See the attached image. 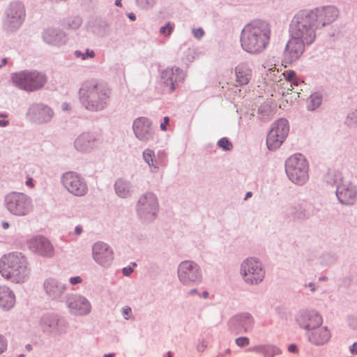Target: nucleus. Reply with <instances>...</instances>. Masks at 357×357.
I'll use <instances>...</instances> for the list:
<instances>
[{
    "mask_svg": "<svg viewBox=\"0 0 357 357\" xmlns=\"http://www.w3.org/2000/svg\"><path fill=\"white\" fill-rule=\"evenodd\" d=\"M236 82L239 86L248 84L252 78V70L246 63H239L235 68Z\"/></svg>",
    "mask_w": 357,
    "mask_h": 357,
    "instance_id": "2f4dec72",
    "label": "nucleus"
},
{
    "mask_svg": "<svg viewBox=\"0 0 357 357\" xmlns=\"http://www.w3.org/2000/svg\"><path fill=\"white\" fill-rule=\"evenodd\" d=\"M206 342L204 340H202L197 345V350L199 352L203 351L206 348Z\"/></svg>",
    "mask_w": 357,
    "mask_h": 357,
    "instance_id": "6e6d98bb",
    "label": "nucleus"
},
{
    "mask_svg": "<svg viewBox=\"0 0 357 357\" xmlns=\"http://www.w3.org/2000/svg\"><path fill=\"white\" fill-rule=\"evenodd\" d=\"M318 29L329 25L333 22L339 15L338 9L333 6H326L310 10Z\"/></svg>",
    "mask_w": 357,
    "mask_h": 357,
    "instance_id": "4be33fe9",
    "label": "nucleus"
},
{
    "mask_svg": "<svg viewBox=\"0 0 357 357\" xmlns=\"http://www.w3.org/2000/svg\"><path fill=\"white\" fill-rule=\"evenodd\" d=\"M305 287H308L310 288V291L312 292H314L315 291L317 288H318V285L314 282H309L308 284H305Z\"/></svg>",
    "mask_w": 357,
    "mask_h": 357,
    "instance_id": "052dcab7",
    "label": "nucleus"
},
{
    "mask_svg": "<svg viewBox=\"0 0 357 357\" xmlns=\"http://www.w3.org/2000/svg\"><path fill=\"white\" fill-rule=\"evenodd\" d=\"M4 205L11 214L16 216H24L32 210V200L27 195L11 192L4 197Z\"/></svg>",
    "mask_w": 357,
    "mask_h": 357,
    "instance_id": "9d476101",
    "label": "nucleus"
},
{
    "mask_svg": "<svg viewBox=\"0 0 357 357\" xmlns=\"http://www.w3.org/2000/svg\"><path fill=\"white\" fill-rule=\"evenodd\" d=\"M121 312L125 320L133 319L132 308L129 306H124L121 309Z\"/></svg>",
    "mask_w": 357,
    "mask_h": 357,
    "instance_id": "49530a36",
    "label": "nucleus"
},
{
    "mask_svg": "<svg viewBox=\"0 0 357 357\" xmlns=\"http://www.w3.org/2000/svg\"><path fill=\"white\" fill-rule=\"evenodd\" d=\"M287 213L295 221L304 222L313 215V206L311 203L302 200L290 206Z\"/></svg>",
    "mask_w": 357,
    "mask_h": 357,
    "instance_id": "bb28decb",
    "label": "nucleus"
},
{
    "mask_svg": "<svg viewBox=\"0 0 357 357\" xmlns=\"http://www.w3.org/2000/svg\"><path fill=\"white\" fill-rule=\"evenodd\" d=\"M345 123L349 126H357V109L347 114Z\"/></svg>",
    "mask_w": 357,
    "mask_h": 357,
    "instance_id": "37998d69",
    "label": "nucleus"
},
{
    "mask_svg": "<svg viewBox=\"0 0 357 357\" xmlns=\"http://www.w3.org/2000/svg\"><path fill=\"white\" fill-rule=\"evenodd\" d=\"M144 161L149 165L151 172H157L159 169V162H157L156 156L153 150L146 149L142 152Z\"/></svg>",
    "mask_w": 357,
    "mask_h": 357,
    "instance_id": "f704fd0d",
    "label": "nucleus"
},
{
    "mask_svg": "<svg viewBox=\"0 0 357 357\" xmlns=\"http://www.w3.org/2000/svg\"><path fill=\"white\" fill-rule=\"evenodd\" d=\"M255 319L249 312L238 313L232 316L228 321L229 331L235 334L250 331L254 325Z\"/></svg>",
    "mask_w": 357,
    "mask_h": 357,
    "instance_id": "aec40b11",
    "label": "nucleus"
},
{
    "mask_svg": "<svg viewBox=\"0 0 357 357\" xmlns=\"http://www.w3.org/2000/svg\"><path fill=\"white\" fill-rule=\"evenodd\" d=\"M26 186L29 188H33L34 187V183L32 178H28L27 181H26Z\"/></svg>",
    "mask_w": 357,
    "mask_h": 357,
    "instance_id": "e2e57ef3",
    "label": "nucleus"
},
{
    "mask_svg": "<svg viewBox=\"0 0 357 357\" xmlns=\"http://www.w3.org/2000/svg\"><path fill=\"white\" fill-rule=\"evenodd\" d=\"M217 144L220 148L225 151H230L233 148L232 143L227 137L220 139L218 141Z\"/></svg>",
    "mask_w": 357,
    "mask_h": 357,
    "instance_id": "c03bdc74",
    "label": "nucleus"
},
{
    "mask_svg": "<svg viewBox=\"0 0 357 357\" xmlns=\"http://www.w3.org/2000/svg\"><path fill=\"white\" fill-rule=\"evenodd\" d=\"M61 107L63 110H68L70 108V106L67 102H63Z\"/></svg>",
    "mask_w": 357,
    "mask_h": 357,
    "instance_id": "774afa93",
    "label": "nucleus"
},
{
    "mask_svg": "<svg viewBox=\"0 0 357 357\" xmlns=\"http://www.w3.org/2000/svg\"><path fill=\"white\" fill-rule=\"evenodd\" d=\"M309 164L301 153H295L285 161V172L289 179L298 185H304L309 178Z\"/></svg>",
    "mask_w": 357,
    "mask_h": 357,
    "instance_id": "423d86ee",
    "label": "nucleus"
},
{
    "mask_svg": "<svg viewBox=\"0 0 357 357\" xmlns=\"http://www.w3.org/2000/svg\"><path fill=\"white\" fill-rule=\"evenodd\" d=\"M133 272V268L130 266L123 268L122 273L125 276H129Z\"/></svg>",
    "mask_w": 357,
    "mask_h": 357,
    "instance_id": "13d9d810",
    "label": "nucleus"
},
{
    "mask_svg": "<svg viewBox=\"0 0 357 357\" xmlns=\"http://www.w3.org/2000/svg\"><path fill=\"white\" fill-rule=\"evenodd\" d=\"M192 33L195 38L200 40L204 35V31L202 28H193Z\"/></svg>",
    "mask_w": 357,
    "mask_h": 357,
    "instance_id": "09e8293b",
    "label": "nucleus"
},
{
    "mask_svg": "<svg viewBox=\"0 0 357 357\" xmlns=\"http://www.w3.org/2000/svg\"><path fill=\"white\" fill-rule=\"evenodd\" d=\"M127 16L131 21H135L136 20V15L133 13H130L127 14Z\"/></svg>",
    "mask_w": 357,
    "mask_h": 357,
    "instance_id": "0e129e2a",
    "label": "nucleus"
},
{
    "mask_svg": "<svg viewBox=\"0 0 357 357\" xmlns=\"http://www.w3.org/2000/svg\"><path fill=\"white\" fill-rule=\"evenodd\" d=\"M7 349V340L0 334V354H2Z\"/></svg>",
    "mask_w": 357,
    "mask_h": 357,
    "instance_id": "3c124183",
    "label": "nucleus"
},
{
    "mask_svg": "<svg viewBox=\"0 0 357 357\" xmlns=\"http://www.w3.org/2000/svg\"><path fill=\"white\" fill-rule=\"evenodd\" d=\"M313 17L310 10H304L297 13L289 24L290 36L304 41L307 45L312 44L318 29Z\"/></svg>",
    "mask_w": 357,
    "mask_h": 357,
    "instance_id": "20e7f679",
    "label": "nucleus"
},
{
    "mask_svg": "<svg viewBox=\"0 0 357 357\" xmlns=\"http://www.w3.org/2000/svg\"><path fill=\"white\" fill-rule=\"evenodd\" d=\"M92 257L100 266L109 268L114 260V252L106 243L98 241L92 245Z\"/></svg>",
    "mask_w": 357,
    "mask_h": 357,
    "instance_id": "412c9836",
    "label": "nucleus"
},
{
    "mask_svg": "<svg viewBox=\"0 0 357 357\" xmlns=\"http://www.w3.org/2000/svg\"><path fill=\"white\" fill-rule=\"evenodd\" d=\"M199 296L200 297L204 298H208V296H209V294H208V292L207 291H203V292L202 293V294H199Z\"/></svg>",
    "mask_w": 357,
    "mask_h": 357,
    "instance_id": "69168bd1",
    "label": "nucleus"
},
{
    "mask_svg": "<svg viewBox=\"0 0 357 357\" xmlns=\"http://www.w3.org/2000/svg\"><path fill=\"white\" fill-rule=\"evenodd\" d=\"M236 344L241 347H245L249 344V339L246 337H240L236 339Z\"/></svg>",
    "mask_w": 357,
    "mask_h": 357,
    "instance_id": "8fccbe9b",
    "label": "nucleus"
},
{
    "mask_svg": "<svg viewBox=\"0 0 357 357\" xmlns=\"http://www.w3.org/2000/svg\"><path fill=\"white\" fill-rule=\"evenodd\" d=\"M40 329L45 335L58 337L67 333L69 322L66 317L54 312L43 313L38 321Z\"/></svg>",
    "mask_w": 357,
    "mask_h": 357,
    "instance_id": "39448f33",
    "label": "nucleus"
},
{
    "mask_svg": "<svg viewBox=\"0 0 357 357\" xmlns=\"http://www.w3.org/2000/svg\"><path fill=\"white\" fill-rule=\"evenodd\" d=\"M114 188L116 195L120 198L126 199L131 197L132 194L131 183L123 178L116 179Z\"/></svg>",
    "mask_w": 357,
    "mask_h": 357,
    "instance_id": "473e14b6",
    "label": "nucleus"
},
{
    "mask_svg": "<svg viewBox=\"0 0 357 357\" xmlns=\"http://www.w3.org/2000/svg\"><path fill=\"white\" fill-rule=\"evenodd\" d=\"M270 24L264 20H253L241 31V45L250 54H259L268 47L271 38Z\"/></svg>",
    "mask_w": 357,
    "mask_h": 357,
    "instance_id": "f03ea898",
    "label": "nucleus"
},
{
    "mask_svg": "<svg viewBox=\"0 0 357 357\" xmlns=\"http://www.w3.org/2000/svg\"><path fill=\"white\" fill-rule=\"evenodd\" d=\"M160 204L157 195L153 192H146L139 196L135 211L138 219L145 224L155 220L159 213Z\"/></svg>",
    "mask_w": 357,
    "mask_h": 357,
    "instance_id": "0eeeda50",
    "label": "nucleus"
},
{
    "mask_svg": "<svg viewBox=\"0 0 357 357\" xmlns=\"http://www.w3.org/2000/svg\"><path fill=\"white\" fill-rule=\"evenodd\" d=\"M296 324L305 331L314 330L319 327L323 322L321 315L313 309H301L295 316Z\"/></svg>",
    "mask_w": 357,
    "mask_h": 357,
    "instance_id": "a211bd4d",
    "label": "nucleus"
},
{
    "mask_svg": "<svg viewBox=\"0 0 357 357\" xmlns=\"http://www.w3.org/2000/svg\"><path fill=\"white\" fill-rule=\"evenodd\" d=\"M26 257L21 252H13L0 259V273L15 283H22L29 277Z\"/></svg>",
    "mask_w": 357,
    "mask_h": 357,
    "instance_id": "7ed1b4c3",
    "label": "nucleus"
},
{
    "mask_svg": "<svg viewBox=\"0 0 357 357\" xmlns=\"http://www.w3.org/2000/svg\"><path fill=\"white\" fill-rule=\"evenodd\" d=\"M305 45L307 43L304 41L290 36L283 52L282 61L287 64H291L298 61L303 54Z\"/></svg>",
    "mask_w": 357,
    "mask_h": 357,
    "instance_id": "5701e85b",
    "label": "nucleus"
},
{
    "mask_svg": "<svg viewBox=\"0 0 357 357\" xmlns=\"http://www.w3.org/2000/svg\"><path fill=\"white\" fill-rule=\"evenodd\" d=\"M132 128L135 137L143 143L147 144L155 139V130L152 121L146 117L136 118L133 121Z\"/></svg>",
    "mask_w": 357,
    "mask_h": 357,
    "instance_id": "2eb2a0df",
    "label": "nucleus"
},
{
    "mask_svg": "<svg viewBox=\"0 0 357 357\" xmlns=\"http://www.w3.org/2000/svg\"><path fill=\"white\" fill-rule=\"evenodd\" d=\"M347 322L349 324V326L354 330L357 331V315L356 314H351L347 317Z\"/></svg>",
    "mask_w": 357,
    "mask_h": 357,
    "instance_id": "de8ad7c7",
    "label": "nucleus"
},
{
    "mask_svg": "<svg viewBox=\"0 0 357 357\" xmlns=\"http://www.w3.org/2000/svg\"><path fill=\"white\" fill-rule=\"evenodd\" d=\"M74 55L77 58H81L82 60H85L88 57L92 59L96 56L94 51L89 49H86L84 53L82 52L80 50H75L74 52Z\"/></svg>",
    "mask_w": 357,
    "mask_h": 357,
    "instance_id": "79ce46f5",
    "label": "nucleus"
},
{
    "mask_svg": "<svg viewBox=\"0 0 357 357\" xmlns=\"http://www.w3.org/2000/svg\"><path fill=\"white\" fill-rule=\"evenodd\" d=\"M69 282L72 285H75L82 282V278L80 276L71 277L69 279Z\"/></svg>",
    "mask_w": 357,
    "mask_h": 357,
    "instance_id": "864d4df0",
    "label": "nucleus"
},
{
    "mask_svg": "<svg viewBox=\"0 0 357 357\" xmlns=\"http://www.w3.org/2000/svg\"><path fill=\"white\" fill-rule=\"evenodd\" d=\"M349 351L352 355H357V342H354L349 347Z\"/></svg>",
    "mask_w": 357,
    "mask_h": 357,
    "instance_id": "bf43d9fd",
    "label": "nucleus"
},
{
    "mask_svg": "<svg viewBox=\"0 0 357 357\" xmlns=\"http://www.w3.org/2000/svg\"><path fill=\"white\" fill-rule=\"evenodd\" d=\"M155 156H156L157 162H159V167L166 165L167 153L165 150H164V149L159 150L157 152V154L155 155Z\"/></svg>",
    "mask_w": 357,
    "mask_h": 357,
    "instance_id": "a18cd8bd",
    "label": "nucleus"
},
{
    "mask_svg": "<svg viewBox=\"0 0 357 357\" xmlns=\"http://www.w3.org/2000/svg\"><path fill=\"white\" fill-rule=\"evenodd\" d=\"M66 304L70 314L73 316H86L91 311L89 301L79 294H70L66 297Z\"/></svg>",
    "mask_w": 357,
    "mask_h": 357,
    "instance_id": "6ab92c4d",
    "label": "nucleus"
},
{
    "mask_svg": "<svg viewBox=\"0 0 357 357\" xmlns=\"http://www.w3.org/2000/svg\"><path fill=\"white\" fill-rule=\"evenodd\" d=\"M26 16L25 6L22 1L10 2L4 11L2 26L7 33H13L22 25Z\"/></svg>",
    "mask_w": 357,
    "mask_h": 357,
    "instance_id": "1a4fd4ad",
    "label": "nucleus"
},
{
    "mask_svg": "<svg viewBox=\"0 0 357 357\" xmlns=\"http://www.w3.org/2000/svg\"><path fill=\"white\" fill-rule=\"evenodd\" d=\"M61 183L69 193L76 197H83L89 190L86 180L76 172L69 171L63 173L61 176Z\"/></svg>",
    "mask_w": 357,
    "mask_h": 357,
    "instance_id": "ddd939ff",
    "label": "nucleus"
},
{
    "mask_svg": "<svg viewBox=\"0 0 357 357\" xmlns=\"http://www.w3.org/2000/svg\"><path fill=\"white\" fill-rule=\"evenodd\" d=\"M169 122V118L168 116H165L164 118V121L160 123V128L162 131L167 130V125Z\"/></svg>",
    "mask_w": 357,
    "mask_h": 357,
    "instance_id": "4d7b16f0",
    "label": "nucleus"
},
{
    "mask_svg": "<svg viewBox=\"0 0 357 357\" xmlns=\"http://www.w3.org/2000/svg\"><path fill=\"white\" fill-rule=\"evenodd\" d=\"M338 259L337 254L334 252H326L319 257V261L322 267L328 268L334 265Z\"/></svg>",
    "mask_w": 357,
    "mask_h": 357,
    "instance_id": "e433bc0d",
    "label": "nucleus"
},
{
    "mask_svg": "<svg viewBox=\"0 0 357 357\" xmlns=\"http://www.w3.org/2000/svg\"><path fill=\"white\" fill-rule=\"evenodd\" d=\"M83 233V227L81 225H77L75 227V230L73 231V234L76 236H79ZM73 234L72 232H69V235L71 236Z\"/></svg>",
    "mask_w": 357,
    "mask_h": 357,
    "instance_id": "5fc2aeb1",
    "label": "nucleus"
},
{
    "mask_svg": "<svg viewBox=\"0 0 357 357\" xmlns=\"http://www.w3.org/2000/svg\"><path fill=\"white\" fill-rule=\"evenodd\" d=\"M177 275L179 282L184 286H195L202 282L201 267L192 260H185L178 264Z\"/></svg>",
    "mask_w": 357,
    "mask_h": 357,
    "instance_id": "f8f14e48",
    "label": "nucleus"
},
{
    "mask_svg": "<svg viewBox=\"0 0 357 357\" xmlns=\"http://www.w3.org/2000/svg\"><path fill=\"white\" fill-rule=\"evenodd\" d=\"M324 181L328 185L335 186L337 188L345 180L340 171L329 169L324 175Z\"/></svg>",
    "mask_w": 357,
    "mask_h": 357,
    "instance_id": "72a5a7b5",
    "label": "nucleus"
},
{
    "mask_svg": "<svg viewBox=\"0 0 357 357\" xmlns=\"http://www.w3.org/2000/svg\"><path fill=\"white\" fill-rule=\"evenodd\" d=\"M26 115L30 122L41 125L51 121L54 116V112L45 104L35 102L29 105Z\"/></svg>",
    "mask_w": 357,
    "mask_h": 357,
    "instance_id": "dca6fc26",
    "label": "nucleus"
},
{
    "mask_svg": "<svg viewBox=\"0 0 357 357\" xmlns=\"http://www.w3.org/2000/svg\"><path fill=\"white\" fill-rule=\"evenodd\" d=\"M308 335V340L315 345H323L328 342L331 338V334L329 329L326 327L316 328Z\"/></svg>",
    "mask_w": 357,
    "mask_h": 357,
    "instance_id": "c756f323",
    "label": "nucleus"
},
{
    "mask_svg": "<svg viewBox=\"0 0 357 357\" xmlns=\"http://www.w3.org/2000/svg\"><path fill=\"white\" fill-rule=\"evenodd\" d=\"M323 95L321 92L317 91L312 93L307 100V109L308 111H314L318 108L322 102Z\"/></svg>",
    "mask_w": 357,
    "mask_h": 357,
    "instance_id": "4c0bfd02",
    "label": "nucleus"
},
{
    "mask_svg": "<svg viewBox=\"0 0 357 357\" xmlns=\"http://www.w3.org/2000/svg\"><path fill=\"white\" fill-rule=\"evenodd\" d=\"M289 132V125L287 119L281 118L276 121L267 135L266 145L269 150L278 149L285 140Z\"/></svg>",
    "mask_w": 357,
    "mask_h": 357,
    "instance_id": "4468645a",
    "label": "nucleus"
},
{
    "mask_svg": "<svg viewBox=\"0 0 357 357\" xmlns=\"http://www.w3.org/2000/svg\"><path fill=\"white\" fill-rule=\"evenodd\" d=\"M254 351H255L257 354L264 355L265 357H274L282 354V350L279 347L271 344L255 347Z\"/></svg>",
    "mask_w": 357,
    "mask_h": 357,
    "instance_id": "c9c22d12",
    "label": "nucleus"
},
{
    "mask_svg": "<svg viewBox=\"0 0 357 357\" xmlns=\"http://www.w3.org/2000/svg\"><path fill=\"white\" fill-rule=\"evenodd\" d=\"M265 274L261 261L256 257H248L241 264V275L246 284L256 285L261 283Z\"/></svg>",
    "mask_w": 357,
    "mask_h": 357,
    "instance_id": "9b49d317",
    "label": "nucleus"
},
{
    "mask_svg": "<svg viewBox=\"0 0 357 357\" xmlns=\"http://www.w3.org/2000/svg\"><path fill=\"white\" fill-rule=\"evenodd\" d=\"M288 351L292 354H297L298 347L296 344H291L288 347Z\"/></svg>",
    "mask_w": 357,
    "mask_h": 357,
    "instance_id": "680f3d73",
    "label": "nucleus"
},
{
    "mask_svg": "<svg viewBox=\"0 0 357 357\" xmlns=\"http://www.w3.org/2000/svg\"><path fill=\"white\" fill-rule=\"evenodd\" d=\"M15 303L14 292L7 286H0V308L5 311L10 310Z\"/></svg>",
    "mask_w": 357,
    "mask_h": 357,
    "instance_id": "7c9ffc66",
    "label": "nucleus"
},
{
    "mask_svg": "<svg viewBox=\"0 0 357 357\" xmlns=\"http://www.w3.org/2000/svg\"><path fill=\"white\" fill-rule=\"evenodd\" d=\"M30 252L42 257L52 258L55 254V249L52 242L42 235L35 236L26 242Z\"/></svg>",
    "mask_w": 357,
    "mask_h": 357,
    "instance_id": "f3484780",
    "label": "nucleus"
},
{
    "mask_svg": "<svg viewBox=\"0 0 357 357\" xmlns=\"http://www.w3.org/2000/svg\"><path fill=\"white\" fill-rule=\"evenodd\" d=\"M78 95L80 104L85 109L99 112L109 106L112 91L105 84L90 79L82 84Z\"/></svg>",
    "mask_w": 357,
    "mask_h": 357,
    "instance_id": "f257e3e1",
    "label": "nucleus"
},
{
    "mask_svg": "<svg viewBox=\"0 0 357 357\" xmlns=\"http://www.w3.org/2000/svg\"><path fill=\"white\" fill-rule=\"evenodd\" d=\"M160 78L162 84L168 88L169 92H173L178 83L183 82L185 79L184 72L178 67L167 68L160 73Z\"/></svg>",
    "mask_w": 357,
    "mask_h": 357,
    "instance_id": "a878e982",
    "label": "nucleus"
},
{
    "mask_svg": "<svg viewBox=\"0 0 357 357\" xmlns=\"http://www.w3.org/2000/svg\"><path fill=\"white\" fill-rule=\"evenodd\" d=\"M82 24V20L79 16L70 17L64 22V26L70 29H77Z\"/></svg>",
    "mask_w": 357,
    "mask_h": 357,
    "instance_id": "58836bf2",
    "label": "nucleus"
},
{
    "mask_svg": "<svg viewBox=\"0 0 357 357\" xmlns=\"http://www.w3.org/2000/svg\"><path fill=\"white\" fill-rule=\"evenodd\" d=\"M97 144V139L93 133L83 132L78 135L74 141L75 149L81 153L91 151Z\"/></svg>",
    "mask_w": 357,
    "mask_h": 357,
    "instance_id": "c85d7f7f",
    "label": "nucleus"
},
{
    "mask_svg": "<svg viewBox=\"0 0 357 357\" xmlns=\"http://www.w3.org/2000/svg\"><path fill=\"white\" fill-rule=\"evenodd\" d=\"M13 85L21 90L35 91L40 89L47 82V77L36 70H22L11 75Z\"/></svg>",
    "mask_w": 357,
    "mask_h": 357,
    "instance_id": "6e6552de",
    "label": "nucleus"
},
{
    "mask_svg": "<svg viewBox=\"0 0 357 357\" xmlns=\"http://www.w3.org/2000/svg\"><path fill=\"white\" fill-rule=\"evenodd\" d=\"M174 29V24L171 22H167L164 26H162L159 29L160 35L165 38H168L173 33Z\"/></svg>",
    "mask_w": 357,
    "mask_h": 357,
    "instance_id": "ea45409f",
    "label": "nucleus"
},
{
    "mask_svg": "<svg viewBox=\"0 0 357 357\" xmlns=\"http://www.w3.org/2000/svg\"><path fill=\"white\" fill-rule=\"evenodd\" d=\"M44 42L50 45L61 47L68 40L66 34L61 30L56 28H48L43 32L42 35Z\"/></svg>",
    "mask_w": 357,
    "mask_h": 357,
    "instance_id": "cd10ccee",
    "label": "nucleus"
},
{
    "mask_svg": "<svg viewBox=\"0 0 357 357\" xmlns=\"http://www.w3.org/2000/svg\"><path fill=\"white\" fill-rule=\"evenodd\" d=\"M157 0H135L136 6L142 10L152 8L156 4Z\"/></svg>",
    "mask_w": 357,
    "mask_h": 357,
    "instance_id": "a19ab883",
    "label": "nucleus"
},
{
    "mask_svg": "<svg viewBox=\"0 0 357 357\" xmlns=\"http://www.w3.org/2000/svg\"><path fill=\"white\" fill-rule=\"evenodd\" d=\"M338 202L345 206H352L357 201V187L349 181H344L335 190Z\"/></svg>",
    "mask_w": 357,
    "mask_h": 357,
    "instance_id": "b1692460",
    "label": "nucleus"
},
{
    "mask_svg": "<svg viewBox=\"0 0 357 357\" xmlns=\"http://www.w3.org/2000/svg\"><path fill=\"white\" fill-rule=\"evenodd\" d=\"M296 77V73L294 71H290L288 73L287 75V80L289 82H293L294 85H298V81L294 80Z\"/></svg>",
    "mask_w": 357,
    "mask_h": 357,
    "instance_id": "603ef678",
    "label": "nucleus"
},
{
    "mask_svg": "<svg viewBox=\"0 0 357 357\" xmlns=\"http://www.w3.org/2000/svg\"><path fill=\"white\" fill-rule=\"evenodd\" d=\"M194 294H199L197 289H192L189 291V295L192 296Z\"/></svg>",
    "mask_w": 357,
    "mask_h": 357,
    "instance_id": "338daca9",
    "label": "nucleus"
},
{
    "mask_svg": "<svg viewBox=\"0 0 357 357\" xmlns=\"http://www.w3.org/2000/svg\"><path fill=\"white\" fill-rule=\"evenodd\" d=\"M43 289L50 299L61 301L67 289V284L56 278H48L44 280Z\"/></svg>",
    "mask_w": 357,
    "mask_h": 357,
    "instance_id": "393cba45",
    "label": "nucleus"
}]
</instances>
